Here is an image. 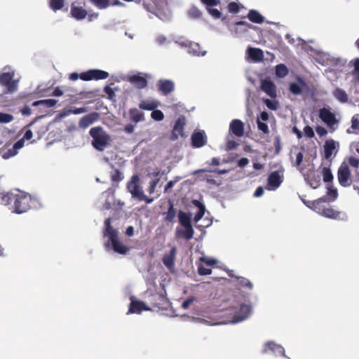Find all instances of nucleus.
Masks as SVG:
<instances>
[{"label": "nucleus", "mask_w": 359, "mask_h": 359, "mask_svg": "<svg viewBox=\"0 0 359 359\" xmlns=\"http://www.w3.org/2000/svg\"><path fill=\"white\" fill-rule=\"evenodd\" d=\"M200 260L208 266H213L217 264L216 259L207 257H202Z\"/></svg>", "instance_id": "nucleus-52"}, {"label": "nucleus", "mask_w": 359, "mask_h": 359, "mask_svg": "<svg viewBox=\"0 0 359 359\" xmlns=\"http://www.w3.org/2000/svg\"><path fill=\"white\" fill-rule=\"evenodd\" d=\"M123 179V175L120 170H116L111 175V181L113 182H119Z\"/></svg>", "instance_id": "nucleus-46"}, {"label": "nucleus", "mask_w": 359, "mask_h": 359, "mask_svg": "<svg viewBox=\"0 0 359 359\" xmlns=\"http://www.w3.org/2000/svg\"><path fill=\"white\" fill-rule=\"evenodd\" d=\"M198 272L201 276L210 275L212 273V269L205 268L201 265L198 268Z\"/></svg>", "instance_id": "nucleus-56"}, {"label": "nucleus", "mask_w": 359, "mask_h": 359, "mask_svg": "<svg viewBox=\"0 0 359 359\" xmlns=\"http://www.w3.org/2000/svg\"><path fill=\"white\" fill-rule=\"evenodd\" d=\"M316 131L320 137L325 136L327 134V130H326V128L321 126H318L316 128Z\"/></svg>", "instance_id": "nucleus-60"}, {"label": "nucleus", "mask_w": 359, "mask_h": 359, "mask_svg": "<svg viewBox=\"0 0 359 359\" xmlns=\"http://www.w3.org/2000/svg\"><path fill=\"white\" fill-rule=\"evenodd\" d=\"M333 95L341 103H346L348 100V97L346 91L339 88L334 89L333 91Z\"/></svg>", "instance_id": "nucleus-29"}, {"label": "nucleus", "mask_w": 359, "mask_h": 359, "mask_svg": "<svg viewBox=\"0 0 359 359\" xmlns=\"http://www.w3.org/2000/svg\"><path fill=\"white\" fill-rule=\"evenodd\" d=\"M189 17L193 19L201 18L203 15L202 12L196 6H192L188 11Z\"/></svg>", "instance_id": "nucleus-40"}, {"label": "nucleus", "mask_w": 359, "mask_h": 359, "mask_svg": "<svg viewBox=\"0 0 359 359\" xmlns=\"http://www.w3.org/2000/svg\"><path fill=\"white\" fill-rule=\"evenodd\" d=\"M158 102L157 101L149 100H142L139 104V107L141 109L149 110V111L155 109L156 108L158 107Z\"/></svg>", "instance_id": "nucleus-28"}, {"label": "nucleus", "mask_w": 359, "mask_h": 359, "mask_svg": "<svg viewBox=\"0 0 359 359\" xmlns=\"http://www.w3.org/2000/svg\"><path fill=\"white\" fill-rule=\"evenodd\" d=\"M192 203L198 208V212L195 214L194 221L196 223L202 219L205 212V205L198 200H193Z\"/></svg>", "instance_id": "nucleus-25"}, {"label": "nucleus", "mask_w": 359, "mask_h": 359, "mask_svg": "<svg viewBox=\"0 0 359 359\" xmlns=\"http://www.w3.org/2000/svg\"><path fill=\"white\" fill-rule=\"evenodd\" d=\"M25 140L24 139H20L18 140L14 144H13V149L18 150L19 149H21L24 146Z\"/></svg>", "instance_id": "nucleus-63"}, {"label": "nucleus", "mask_w": 359, "mask_h": 359, "mask_svg": "<svg viewBox=\"0 0 359 359\" xmlns=\"http://www.w3.org/2000/svg\"><path fill=\"white\" fill-rule=\"evenodd\" d=\"M206 144L205 135L203 131L195 132L191 135V144L194 147L200 148Z\"/></svg>", "instance_id": "nucleus-18"}, {"label": "nucleus", "mask_w": 359, "mask_h": 359, "mask_svg": "<svg viewBox=\"0 0 359 359\" xmlns=\"http://www.w3.org/2000/svg\"><path fill=\"white\" fill-rule=\"evenodd\" d=\"M249 163V160L248 158L243 157L240 158L238 161V165L241 168L245 167Z\"/></svg>", "instance_id": "nucleus-62"}, {"label": "nucleus", "mask_w": 359, "mask_h": 359, "mask_svg": "<svg viewBox=\"0 0 359 359\" xmlns=\"http://www.w3.org/2000/svg\"><path fill=\"white\" fill-rule=\"evenodd\" d=\"M327 196L331 197L332 201H335L338 196L337 190L331 184H327Z\"/></svg>", "instance_id": "nucleus-41"}, {"label": "nucleus", "mask_w": 359, "mask_h": 359, "mask_svg": "<svg viewBox=\"0 0 359 359\" xmlns=\"http://www.w3.org/2000/svg\"><path fill=\"white\" fill-rule=\"evenodd\" d=\"M276 74L280 78H284L288 74V69L283 64H279L276 66Z\"/></svg>", "instance_id": "nucleus-37"}, {"label": "nucleus", "mask_w": 359, "mask_h": 359, "mask_svg": "<svg viewBox=\"0 0 359 359\" xmlns=\"http://www.w3.org/2000/svg\"><path fill=\"white\" fill-rule=\"evenodd\" d=\"M191 215L189 212L180 210L178 212L179 223L184 227V229L176 230V237L184 238L187 241L191 240L194 234V230L191 224Z\"/></svg>", "instance_id": "nucleus-4"}, {"label": "nucleus", "mask_w": 359, "mask_h": 359, "mask_svg": "<svg viewBox=\"0 0 359 359\" xmlns=\"http://www.w3.org/2000/svg\"><path fill=\"white\" fill-rule=\"evenodd\" d=\"M345 216V214L341 212L334 210L332 207H325L321 214L322 216L333 219H343L341 215Z\"/></svg>", "instance_id": "nucleus-23"}, {"label": "nucleus", "mask_w": 359, "mask_h": 359, "mask_svg": "<svg viewBox=\"0 0 359 359\" xmlns=\"http://www.w3.org/2000/svg\"><path fill=\"white\" fill-rule=\"evenodd\" d=\"M240 311L243 313V315L241 317L235 316V319L233 320L234 323H238L245 320L250 311V307L245 304H243L240 306Z\"/></svg>", "instance_id": "nucleus-35"}, {"label": "nucleus", "mask_w": 359, "mask_h": 359, "mask_svg": "<svg viewBox=\"0 0 359 359\" xmlns=\"http://www.w3.org/2000/svg\"><path fill=\"white\" fill-rule=\"evenodd\" d=\"M227 8L229 12L231 13H238L240 11L239 5L236 2H230Z\"/></svg>", "instance_id": "nucleus-48"}, {"label": "nucleus", "mask_w": 359, "mask_h": 359, "mask_svg": "<svg viewBox=\"0 0 359 359\" xmlns=\"http://www.w3.org/2000/svg\"><path fill=\"white\" fill-rule=\"evenodd\" d=\"M264 102L269 109L276 110L278 109V103L276 100L265 99L264 100Z\"/></svg>", "instance_id": "nucleus-45"}, {"label": "nucleus", "mask_w": 359, "mask_h": 359, "mask_svg": "<svg viewBox=\"0 0 359 359\" xmlns=\"http://www.w3.org/2000/svg\"><path fill=\"white\" fill-rule=\"evenodd\" d=\"M157 87L163 95H167L175 90V83L170 80L160 79L157 83Z\"/></svg>", "instance_id": "nucleus-14"}, {"label": "nucleus", "mask_w": 359, "mask_h": 359, "mask_svg": "<svg viewBox=\"0 0 359 359\" xmlns=\"http://www.w3.org/2000/svg\"><path fill=\"white\" fill-rule=\"evenodd\" d=\"M319 117L332 130H335L334 126L338 123V120L334 114L326 108H323L319 111Z\"/></svg>", "instance_id": "nucleus-9"}, {"label": "nucleus", "mask_w": 359, "mask_h": 359, "mask_svg": "<svg viewBox=\"0 0 359 359\" xmlns=\"http://www.w3.org/2000/svg\"><path fill=\"white\" fill-rule=\"evenodd\" d=\"M151 111V116L154 120L160 121L164 118V114L161 110L154 109Z\"/></svg>", "instance_id": "nucleus-43"}, {"label": "nucleus", "mask_w": 359, "mask_h": 359, "mask_svg": "<svg viewBox=\"0 0 359 359\" xmlns=\"http://www.w3.org/2000/svg\"><path fill=\"white\" fill-rule=\"evenodd\" d=\"M339 143L338 142H336L332 139L326 140L323 146V157L327 160L330 159L333 154H337L339 150Z\"/></svg>", "instance_id": "nucleus-10"}, {"label": "nucleus", "mask_w": 359, "mask_h": 359, "mask_svg": "<svg viewBox=\"0 0 359 359\" xmlns=\"http://www.w3.org/2000/svg\"><path fill=\"white\" fill-rule=\"evenodd\" d=\"M230 131L237 137H242L244 135L243 123L238 119H234L230 123Z\"/></svg>", "instance_id": "nucleus-20"}, {"label": "nucleus", "mask_w": 359, "mask_h": 359, "mask_svg": "<svg viewBox=\"0 0 359 359\" xmlns=\"http://www.w3.org/2000/svg\"><path fill=\"white\" fill-rule=\"evenodd\" d=\"M20 112L24 116H29L31 114V113H32V110H31L29 107L25 106L24 107H22L21 109Z\"/></svg>", "instance_id": "nucleus-64"}, {"label": "nucleus", "mask_w": 359, "mask_h": 359, "mask_svg": "<svg viewBox=\"0 0 359 359\" xmlns=\"http://www.w3.org/2000/svg\"><path fill=\"white\" fill-rule=\"evenodd\" d=\"M128 114L129 120L133 122L135 124L144 120V113L137 108L130 109Z\"/></svg>", "instance_id": "nucleus-22"}, {"label": "nucleus", "mask_w": 359, "mask_h": 359, "mask_svg": "<svg viewBox=\"0 0 359 359\" xmlns=\"http://www.w3.org/2000/svg\"><path fill=\"white\" fill-rule=\"evenodd\" d=\"M201 2L206 6L207 8L212 7L220 4V0H201Z\"/></svg>", "instance_id": "nucleus-51"}, {"label": "nucleus", "mask_w": 359, "mask_h": 359, "mask_svg": "<svg viewBox=\"0 0 359 359\" xmlns=\"http://www.w3.org/2000/svg\"><path fill=\"white\" fill-rule=\"evenodd\" d=\"M268 351L280 353L284 351V349L281 346L278 345L272 341H269L266 343L263 353H266Z\"/></svg>", "instance_id": "nucleus-32"}, {"label": "nucleus", "mask_w": 359, "mask_h": 359, "mask_svg": "<svg viewBox=\"0 0 359 359\" xmlns=\"http://www.w3.org/2000/svg\"><path fill=\"white\" fill-rule=\"evenodd\" d=\"M111 221V218H107L104 221V230L103 234L104 237L109 238L107 246H109L110 244L114 252L121 255H125L128 252L129 248L124 245L119 241L118 231L112 227Z\"/></svg>", "instance_id": "nucleus-2"}, {"label": "nucleus", "mask_w": 359, "mask_h": 359, "mask_svg": "<svg viewBox=\"0 0 359 359\" xmlns=\"http://www.w3.org/2000/svg\"><path fill=\"white\" fill-rule=\"evenodd\" d=\"M348 163L353 168H358L359 167V159L355 157L350 156L348 158Z\"/></svg>", "instance_id": "nucleus-55"}, {"label": "nucleus", "mask_w": 359, "mask_h": 359, "mask_svg": "<svg viewBox=\"0 0 359 359\" xmlns=\"http://www.w3.org/2000/svg\"><path fill=\"white\" fill-rule=\"evenodd\" d=\"M150 310L146 304L140 301L132 300L128 311V313H140L142 311Z\"/></svg>", "instance_id": "nucleus-21"}, {"label": "nucleus", "mask_w": 359, "mask_h": 359, "mask_svg": "<svg viewBox=\"0 0 359 359\" xmlns=\"http://www.w3.org/2000/svg\"><path fill=\"white\" fill-rule=\"evenodd\" d=\"M353 67V75L359 79V57L354 60Z\"/></svg>", "instance_id": "nucleus-59"}, {"label": "nucleus", "mask_w": 359, "mask_h": 359, "mask_svg": "<svg viewBox=\"0 0 359 359\" xmlns=\"http://www.w3.org/2000/svg\"><path fill=\"white\" fill-rule=\"evenodd\" d=\"M65 5V0H50L49 1V6L50 8L54 11H57L63 8Z\"/></svg>", "instance_id": "nucleus-39"}, {"label": "nucleus", "mask_w": 359, "mask_h": 359, "mask_svg": "<svg viewBox=\"0 0 359 359\" xmlns=\"http://www.w3.org/2000/svg\"><path fill=\"white\" fill-rule=\"evenodd\" d=\"M307 183L313 189H317L320 185V177L318 175L312 174L306 177Z\"/></svg>", "instance_id": "nucleus-30"}, {"label": "nucleus", "mask_w": 359, "mask_h": 359, "mask_svg": "<svg viewBox=\"0 0 359 359\" xmlns=\"http://www.w3.org/2000/svg\"><path fill=\"white\" fill-rule=\"evenodd\" d=\"M307 88V83L300 77L297 78V83H291L289 86L290 93L294 95H301Z\"/></svg>", "instance_id": "nucleus-15"}, {"label": "nucleus", "mask_w": 359, "mask_h": 359, "mask_svg": "<svg viewBox=\"0 0 359 359\" xmlns=\"http://www.w3.org/2000/svg\"><path fill=\"white\" fill-rule=\"evenodd\" d=\"M237 285L240 289H247L251 290L253 287L252 283L246 278L244 277H236Z\"/></svg>", "instance_id": "nucleus-33"}, {"label": "nucleus", "mask_w": 359, "mask_h": 359, "mask_svg": "<svg viewBox=\"0 0 359 359\" xmlns=\"http://www.w3.org/2000/svg\"><path fill=\"white\" fill-rule=\"evenodd\" d=\"M127 81L139 89L144 88L148 84L147 80L140 74L130 76Z\"/></svg>", "instance_id": "nucleus-19"}, {"label": "nucleus", "mask_w": 359, "mask_h": 359, "mask_svg": "<svg viewBox=\"0 0 359 359\" xmlns=\"http://www.w3.org/2000/svg\"><path fill=\"white\" fill-rule=\"evenodd\" d=\"M57 102V100L54 99H48V100H40L35 101L32 103V106L36 107L39 105H43L45 107L50 108L54 107Z\"/></svg>", "instance_id": "nucleus-34"}, {"label": "nucleus", "mask_w": 359, "mask_h": 359, "mask_svg": "<svg viewBox=\"0 0 359 359\" xmlns=\"http://www.w3.org/2000/svg\"><path fill=\"white\" fill-rule=\"evenodd\" d=\"M100 116L99 114L97 112H91L89 113L84 116H83L79 122V126L81 128H86L88 126H90L91 124L97 121L99 118Z\"/></svg>", "instance_id": "nucleus-16"}, {"label": "nucleus", "mask_w": 359, "mask_h": 359, "mask_svg": "<svg viewBox=\"0 0 359 359\" xmlns=\"http://www.w3.org/2000/svg\"><path fill=\"white\" fill-rule=\"evenodd\" d=\"M13 72H4L0 74V85L5 86L9 93H14L17 90V81L13 80Z\"/></svg>", "instance_id": "nucleus-5"}, {"label": "nucleus", "mask_w": 359, "mask_h": 359, "mask_svg": "<svg viewBox=\"0 0 359 359\" xmlns=\"http://www.w3.org/2000/svg\"><path fill=\"white\" fill-rule=\"evenodd\" d=\"M163 219L165 222H173L176 216V211L174 208L173 203L169 201V208L167 212H163Z\"/></svg>", "instance_id": "nucleus-24"}, {"label": "nucleus", "mask_w": 359, "mask_h": 359, "mask_svg": "<svg viewBox=\"0 0 359 359\" xmlns=\"http://www.w3.org/2000/svg\"><path fill=\"white\" fill-rule=\"evenodd\" d=\"M1 205H12L13 212L20 214L29 210L33 203L32 196L23 192L14 194L6 193L1 196Z\"/></svg>", "instance_id": "nucleus-1"}, {"label": "nucleus", "mask_w": 359, "mask_h": 359, "mask_svg": "<svg viewBox=\"0 0 359 359\" xmlns=\"http://www.w3.org/2000/svg\"><path fill=\"white\" fill-rule=\"evenodd\" d=\"M130 193L133 196H135L139 199L144 194L143 191L139 187V186L136 184L133 185V189L130 190Z\"/></svg>", "instance_id": "nucleus-47"}, {"label": "nucleus", "mask_w": 359, "mask_h": 359, "mask_svg": "<svg viewBox=\"0 0 359 359\" xmlns=\"http://www.w3.org/2000/svg\"><path fill=\"white\" fill-rule=\"evenodd\" d=\"M176 254L177 248L176 247H172L169 253L164 255L163 257V263L169 270H172L175 266Z\"/></svg>", "instance_id": "nucleus-17"}, {"label": "nucleus", "mask_w": 359, "mask_h": 359, "mask_svg": "<svg viewBox=\"0 0 359 359\" xmlns=\"http://www.w3.org/2000/svg\"><path fill=\"white\" fill-rule=\"evenodd\" d=\"M260 89L271 98L277 96L276 86L273 81L269 79H263L261 81Z\"/></svg>", "instance_id": "nucleus-13"}, {"label": "nucleus", "mask_w": 359, "mask_h": 359, "mask_svg": "<svg viewBox=\"0 0 359 359\" xmlns=\"http://www.w3.org/2000/svg\"><path fill=\"white\" fill-rule=\"evenodd\" d=\"M13 120V116L10 114L0 112V123H10Z\"/></svg>", "instance_id": "nucleus-42"}, {"label": "nucleus", "mask_w": 359, "mask_h": 359, "mask_svg": "<svg viewBox=\"0 0 359 359\" xmlns=\"http://www.w3.org/2000/svg\"><path fill=\"white\" fill-rule=\"evenodd\" d=\"M351 129L353 131L359 130V116L358 114L354 115L351 118Z\"/></svg>", "instance_id": "nucleus-50"}, {"label": "nucleus", "mask_w": 359, "mask_h": 359, "mask_svg": "<svg viewBox=\"0 0 359 359\" xmlns=\"http://www.w3.org/2000/svg\"><path fill=\"white\" fill-rule=\"evenodd\" d=\"M86 2L74 1L71 4L70 14L77 20H81L87 17L88 11L85 9Z\"/></svg>", "instance_id": "nucleus-6"}, {"label": "nucleus", "mask_w": 359, "mask_h": 359, "mask_svg": "<svg viewBox=\"0 0 359 359\" xmlns=\"http://www.w3.org/2000/svg\"><path fill=\"white\" fill-rule=\"evenodd\" d=\"M283 170L271 172L267 179L268 186L273 189H277L283 182Z\"/></svg>", "instance_id": "nucleus-11"}, {"label": "nucleus", "mask_w": 359, "mask_h": 359, "mask_svg": "<svg viewBox=\"0 0 359 359\" xmlns=\"http://www.w3.org/2000/svg\"><path fill=\"white\" fill-rule=\"evenodd\" d=\"M257 128L259 130H261L264 134H269V129L268 127V125L259 120V118L257 119Z\"/></svg>", "instance_id": "nucleus-44"}, {"label": "nucleus", "mask_w": 359, "mask_h": 359, "mask_svg": "<svg viewBox=\"0 0 359 359\" xmlns=\"http://www.w3.org/2000/svg\"><path fill=\"white\" fill-rule=\"evenodd\" d=\"M248 18L250 21L257 24H262L264 18V17L257 11L250 10L248 14Z\"/></svg>", "instance_id": "nucleus-27"}, {"label": "nucleus", "mask_w": 359, "mask_h": 359, "mask_svg": "<svg viewBox=\"0 0 359 359\" xmlns=\"http://www.w3.org/2000/svg\"><path fill=\"white\" fill-rule=\"evenodd\" d=\"M304 133L305 136L308 138H312L315 135L313 128L309 126H306L304 128Z\"/></svg>", "instance_id": "nucleus-53"}, {"label": "nucleus", "mask_w": 359, "mask_h": 359, "mask_svg": "<svg viewBox=\"0 0 359 359\" xmlns=\"http://www.w3.org/2000/svg\"><path fill=\"white\" fill-rule=\"evenodd\" d=\"M235 25L238 27V26H242L243 27V29L244 31H247L248 29H252L254 27L253 25H252L251 24L245 22V21H238V22H235Z\"/></svg>", "instance_id": "nucleus-54"}, {"label": "nucleus", "mask_w": 359, "mask_h": 359, "mask_svg": "<svg viewBox=\"0 0 359 359\" xmlns=\"http://www.w3.org/2000/svg\"><path fill=\"white\" fill-rule=\"evenodd\" d=\"M337 177L339 183L342 187H348L351 184V171L348 165L345 163L341 164L338 169Z\"/></svg>", "instance_id": "nucleus-8"}, {"label": "nucleus", "mask_w": 359, "mask_h": 359, "mask_svg": "<svg viewBox=\"0 0 359 359\" xmlns=\"http://www.w3.org/2000/svg\"><path fill=\"white\" fill-rule=\"evenodd\" d=\"M159 181H160V179H154V180L150 182L149 189H148L149 194H153L154 192L155 189H156L157 184H158Z\"/></svg>", "instance_id": "nucleus-57"}, {"label": "nucleus", "mask_w": 359, "mask_h": 359, "mask_svg": "<svg viewBox=\"0 0 359 359\" xmlns=\"http://www.w3.org/2000/svg\"><path fill=\"white\" fill-rule=\"evenodd\" d=\"M108 72L101 69H90L80 74V79L83 81L102 80L109 77Z\"/></svg>", "instance_id": "nucleus-7"}, {"label": "nucleus", "mask_w": 359, "mask_h": 359, "mask_svg": "<svg viewBox=\"0 0 359 359\" xmlns=\"http://www.w3.org/2000/svg\"><path fill=\"white\" fill-rule=\"evenodd\" d=\"M208 13L212 15L215 19H219L222 16L221 12L217 8H212V7H209L206 8Z\"/></svg>", "instance_id": "nucleus-49"}, {"label": "nucleus", "mask_w": 359, "mask_h": 359, "mask_svg": "<svg viewBox=\"0 0 359 359\" xmlns=\"http://www.w3.org/2000/svg\"><path fill=\"white\" fill-rule=\"evenodd\" d=\"M186 125V118L184 116H180L173 126V129L172 131V137L171 139L172 140H175L178 138L179 136L184 137V128Z\"/></svg>", "instance_id": "nucleus-12"}, {"label": "nucleus", "mask_w": 359, "mask_h": 359, "mask_svg": "<svg viewBox=\"0 0 359 359\" xmlns=\"http://www.w3.org/2000/svg\"><path fill=\"white\" fill-rule=\"evenodd\" d=\"M69 113L74 114H80L82 113H85L87 111L86 107H79V108H74L69 109Z\"/></svg>", "instance_id": "nucleus-61"}, {"label": "nucleus", "mask_w": 359, "mask_h": 359, "mask_svg": "<svg viewBox=\"0 0 359 359\" xmlns=\"http://www.w3.org/2000/svg\"><path fill=\"white\" fill-rule=\"evenodd\" d=\"M98 9L103 10L110 6V0H88Z\"/></svg>", "instance_id": "nucleus-36"}, {"label": "nucleus", "mask_w": 359, "mask_h": 359, "mask_svg": "<svg viewBox=\"0 0 359 359\" xmlns=\"http://www.w3.org/2000/svg\"><path fill=\"white\" fill-rule=\"evenodd\" d=\"M325 197L326 196H324L313 201V203L311 204L312 210L320 215L323 211V208H325V206L323 205V203L327 201Z\"/></svg>", "instance_id": "nucleus-26"}, {"label": "nucleus", "mask_w": 359, "mask_h": 359, "mask_svg": "<svg viewBox=\"0 0 359 359\" xmlns=\"http://www.w3.org/2000/svg\"><path fill=\"white\" fill-rule=\"evenodd\" d=\"M323 181L325 183L331 184L333 180V175L328 167H324L322 170Z\"/></svg>", "instance_id": "nucleus-38"}, {"label": "nucleus", "mask_w": 359, "mask_h": 359, "mask_svg": "<svg viewBox=\"0 0 359 359\" xmlns=\"http://www.w3.org/2000/svg\"><path fill=\"white\" fill-rule=\"evenodd\" d=\"M273 144L275 147L276 153L278 154L281 149L280 137L279 135L275 137Z\"/></svg>", "instance_id": "nucleus-58"}, {"label": "nucleus", "mask_w": 359, "mask_h": 359, "mask_svg": "<svg viewBox=\"0 0 359 359\" xmlns=\"http://www.w3.org/2000/svg\"><path fill=\"white\" fill-rule=\"evenodd\" d=\"M248 54L249 56L255 61H260L264 57L263 51L257 48H250L248 49Z\"/></svg>", "instance_id": "nucleus-31"}, {"label": "nucleus", "mask_w": 359, "mask_h": 359, "mask_svg": "<svg viewBox=\"0 0 359 359\" xmlns=\"http://www.w3.org/2000/svg\"><path fill=\"white\" fill-rule=\"evenodd\" d=\"M89 135L92 137L91 144L96 150L103 151L109 145L111 137L102 127L90 128Z\"/></svg>", "instance_id": "nucleus-3"}]
</instances>
